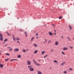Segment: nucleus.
<instances>
[{"instance_id": "nucleus-50", "label": "nucleus", "mask_w": 74, "mask_h": 74, "mask_svg": "<svg viewBox=\"0 0 74 74\" xmlns=\"http://www.w3.org/2000/svg\"><path fill=\"white\" fill-rule=\"evenodd\" d=\"M50 69H52V67H51V68H50Z\"/></svg>"}, {"instance_id": "nucleus-48", "label": "nucleus", "mask_w": 74, "mask_h": 74, "mask_svg": "<svg viewBox=\"0 0 74 74\" xmlns=\"http://www.w3.org/2000/svg\"><path fill=\"white\" fill-rule=\"evenodd\" d=\"M40 60H38V61H40Z\"/></svg>"}, {"instance_id": "nucleus-40", "label": "nucleus", "mask_w": 74, "mask_h": 74, "mask_svg": "<svg viewBox=\"0 0 74 74\" xmlns=\"http://www.w3.org/2000/svg\"><path fill=\"white\" fill-rule=\"evenodd\" d=\"M17 43H19V44H20V43H19V41H17Z\"/></svg>"}, {"instance_id": "nucleus-27", "label": "nucleus", "mask_w": 74, "mask_h": 74, "mask_svg": "<svg viewBox=\"0 0 74 74\" xmlns=\"http://www.w3.org/2000/svg\"><path fill=\"white\" fill-rule=\"evenodd\" d=\"M63 73L64 74H66V73H67V72L66 71H64Z\"/></svg>"}, {"instance_id": "nucleus-4", "label": "nucleus", "mask_w": 74, "mask_h": 74, "mask_svg": "<svg viewBox=\"0 0 74 74\" xmlns=\"http://www.w3.org/2000/svg\"><path fill=\"white\" fill-rule=\"evenodd\" d=\"M34 62L35 64H37V65H38V66H40V65L38 64H37V62H36V61H35V60H34Z\"/></svg>"}, {"instance_id": "nucleus-16", "label": "nucleus", "mask_w": 74, "mask_h": 74, "mask_svg": "<svg viewBox=\"0 0 74 74\" xmlns=\"http://www.w3.org/2000/svg\"><path fill=\"white\" fill-rule=\"evenodd\" d=\"M4 42H6V41H8V40H7V39H5L4 40Z\"/></svg>"}, {"instance_id": "nucleus-46", "label": "nucleus", "mask_w": 74, "mask_h": 74, "mask_svg": "<svg viewBox=\"0 0 74 74\" xmlns=\"http://www.w3.org/2000/svg\"><path fill=\"white\" fill-rule=\"evenodd\" d=\"M63 64H66V62H63Z\"/></svg>"}, {"instance_id": "nucleus-8", "label": "nucleus", "mask_w": 74, "mask_h": 74, "mask_svg": "<svg viewBox=\"0 0 74 74\" xmlns=\"http://www.w3.org/2000/svg\"><path fill=\"white\" fill-rule=\"evenodd\" d=\"M49 35H50V36H53V34H52V33L51 32H49Z\"/></svg>"}, {"instance_id": "nucleus-39", "label": "nucleus", "mask_w": 74, "mask_h": 74, "mask_svg": "<svg viewBox=\"0 0 74 74\" xmlns=\"http://www.w3.org/2000/svg\"><path fill=\"white\" fill-rule=\"evenodd\" d=\"M36 35L37 36H38V34H36Z\"/></svg>"}, {"instance_id": "nucleus-11", "label": "nucleus", "mask_w": 74, "mask_h": 74, "mask_svg": "<svg viewBox=\"0 0 74 74\" xmlns=\"http://www.w3.org/2000/svg\"><path fill=\"white\" fill-rule=\"evenodd\" d=\"M38 74H42V73L40 71H38Z\"/></svg>"}, {"instance_id": "nucleus-12", "label": "nucleus", "mask_w": 74, "mask_h": 74, "mask_svg": "<svg viewBox=\"0 0 74 74\" xmlns=\"http://www.w3.org/2000/svg\"><path fill=\"white\" fill-rule=\"evenodd\" d=\"M32 66H28V68H29V69H30L32 68Z\"/></svg>"}, {"instance_id": "nucleus-2", "label": "nucleus", "mask_w": 74, "mask_h": 74, "mask_svg": "<svg viewBox=\"0 0 74 74\" xmlns=\"http://www.w3.org/2000/svg\"><path fill=\"white\" fill-rule=\"evenodd\" d=\"M27 63L28 65H30V64H31V63L30 62V61H29V60H28V61H27Z\"/></svg>"}, {"instance_id": "nucleus-30", "label": "nucleus", "mask_w": 74, "mask_h": 74, "mask_svg": "<svg viewBox=\"0 0 74 74\" xmlns=\"http://www.w3.org/2000/svg\"><path fill=\"white\" fill-rule=\"evenodd\" d=\"M10 51H12V49L11 48L9 50Z\"/></svg>"}, {"instance_id": "nucleus-45", "label": "nucleus", "mask_w": 74, "mask_h": 74, "mask_svg": "<svg viewBox=\"0 0 74 74\" xmlns=\"http://www.w3.org/2000/svg\"><path fill=\"white\" fill-rule=\"evenodd\" d=\"M61 37H62V38H64L63 36H61Z\"/></svg>"}, {"instance_id": "nucleus-35", "label": "nucleus", "mask_w": 74, "mask_h": 74, "mask_svg": "<svg viewBox=\"0 0 74 74\" xmlns=\"http://www.w3.org/2000/svg\"><path fill=\"white\" fill-rule=\"evenodd\" d=\"M62 18V17H60L59 18V19H61Z\"/></svg>"}, {"instance_id": "nucleus-26", "label": "nucleus", "mask_w": 74, "mask_h": 74, "mask_svg": "<svg viewBox=\"0 0 74 74\" xmlns=\"http://www.w3.org/2000/svg\"><path fill=\"white\" fill-rule=\"evenodd\" d=\"M54 63H57L58 62V61H57L56 60H55L54 61Z\"/></svg>"}, {"instance_id": "nucleus-5", "label": "nucleus", "mask_w": 74, "mask_h": 74, "mask_svg": "<svg viewBox=\"0 0 74 74\" xmlns=\"http://www.w3.org/2000/svg\"><path fill=\"white\" fill-rule=\"evenodd\" d=\"M19 51V49H18L16 48L14 50V52H17V51Z\"/></svg>"}, {"instance_id": "nucleus-24", "label": "nucleus", "mask_w": 74, "mask_h": 74, "mask_svg": "<svg viewBox=\"0 0 74 74\" xmlns=\"http://www.w3.org/2000/svg\"><path fill=\"white\" fill-rule=\"evenodd\" d=\"M13 38V40H16V38H15V37H14Z\"/></svg>"}, {"instance_id": "nucleus-17", "label": "nucleus", "mask_w": 74, "mask_h": 74, "mask_svg": "<svg viewBox=\"0 0 74 74\" xmlns=\"http://www.w3.org/2000/svg\"><path fill=\"white\" fill-rule=\"evenodd\" d=\"M44 53H45V51H42L41 52L42 55H43V54H44Z\"/></svg>"}, {"instance_id": "nucleus-33", "label": "nucleus", "mask_w": 74, "mask_h": 74, "mask_svg": "<svg viewBox=\"0 0 74 74\" xmlns=\"http://www.w3.org/2000/svg\"><path fill=\"white\" fill-rule=\"evenodd\" d=\"M69 47L70 48H71V49H73V47L71 46H69Z\"/></svg>"}, {"instance_id": "nucleus-14", "label": "nucleus", "mask_w": 74, "mask_h": 74, "mask_svg": "<svg viewBox=\"0 0 74 74\" xmlns=\"http://www.w3.org/2000/svg\"><path fill=\"white\" fill-rule=\"evenodd\" d=\"M17 57L18 58H21V55H18Z\"/></svg>"}, {"instance_id": "nucleus-43", "label": "nucleus", "mask_w": 74, "mask_h": 74, "mask_svg": "<svg viewBox=\"0 0 74 74\" xmlns=\"http://www.w3.org/2000/svg\"><path fill=\"white\" fill-rule=\"evenodd\" d=\"M49 42H51V40H49V42H48V44H49Z\"/></svg>"}, {"instance_id": "nucleus-52", "label": "nucleus", "mask_w": 74, "mask_h": 74, "mask_svg": "<svg viewBox=\"0 0 74 74\" xmlns=\"http://www.w3.org/2000/svg\"><path fill=\"white\" fill-rule=\"evenodd\" d=\"M5 42H3V44H5Z\"/></svg>"}, {"instance_id": "nucleus-19", "label": "nucleus", "mask_w": 74, "mask_h": 74, "mask_svg": "<svg viewBox=\"0 0 74 74\" xmlns=\"http://www.w3.org/2000/svg\"><path fill=\"white\" fill-rule=\"evenodd\" d=\"M37 52H38V51L37 50H36L34 52V53H37Z\"/></svg>"}, {"instance_id": "nucleus-28", "label": "nucleus", "mask_w": 74, "mask_h": 74, "mask_svg": "<svg viewBox=\"0 0 74 74\" xmlns=\"http://www.w3.org/2000/svg\"><path fill=\"white\" fill-rule=\"evenodd\" d=\"M69 28H70V29H71V30L72 29V28H71V27L70 25H69Z\"/></svg>"}, {"instance_id": "nucleus-7", "label": "nucleus", "mask_w": 74, "mask_h": 74, "mask_svg": "<svg viewBox=\"0 0 74 74\" xmlns=\"http://www.w3.org/2000/svg\"><path fill=\"white\" fill-rule=\"evenodd\" d=\"M3 66H4V65H2V64H1L0 65V67L1 68H3Z\"/></svg>"}, {"instance_id": "nucleus-6", "label": "nucleus", "mask_w": 74, "mask_h": 74, "mask_svg": "<svg viewBox=\"0 0 74 74\" xmlns=\"http://www.w3.org/2000/svg\"><path fill=\"white\" fill-rule=\"evenodd\" d=\"M63 50H64V51H66V50H67L68 49V48L67 47H64L63 49Z\"/></svg>"}, {"instance_id": "nucleus-37", "label": "nucleus", "mask_w": 74, "mask_h": 74, "mask_svg": "<svg viewBox=\"0 0 74 74\" xmlns=\"http://www.w3.org/2000/svg\"><path fill=\"white\" fill-rule=\"evenodd\" d=\"M54 51V50L53 49H52L51 50V52H53Z\"/></svg>"}, {"instance_id": "nucleus-36", "label": "nucleus", "mask_w": 74, "mask_h": 74, "mask_svg": "<svg viewBox=\"0 0 74 74\" xmlns=\"http://www.w3.org/2000/svg\"><path fill=\"white\" fill-rule=\"evenodd\" d=\"M61 65H62V66H63V65H64V64H63V63H62Z\"/></svg>"}, {"instance_id": "nucleus-41", "label": "nucleus", "mask_w": 74, "mask_h": 74, "mask_svg": "<svg viewBox=\"0 0 74 74\" xmlns=\"http://www.w3.org/2000/svg\"><path fill=\"white\" fill-rule=\"evenodd\" d=\"M69 70H71V71H72V70H73V69H69Z\"/></svg>"}, {"instance_id": "nucleus-32", "label": "nucleus", "mask_w": 74, "mask_h": 74, "mask_svg": "<svg viewBox=\"0 0 74 74\" xmlns=\"http://www.w3.org/2000/svg\"><path fill=\"white\" fill-rule=\"evenodd\" d=\"M45 41L47 42V39H45Z\"/></svg>"}, {"instance_id": "nucleus-56", "label": "nucleus", "mask_w": 74, "mask_h": 74, "mask_svg": "<svg viewBox=\"0 0 74 74\" xmlns=\"http://www.w3.org/2000/svg\"><path fill=\"white\" fill-rule=\"evenodd\" d=\"M6 45H5V46H6Z\"/></svg>"}, {"instance_id": "nucleus-25", "label": "nucleus", "mask_w": 74, "mask_h": 74, "mask_svg": "<svg viewBox=\"0 0 74 74\" xmlns=\"http://www.w3.org/2000/svg\"><path fill=\"white\" fill-rule=\"evenodd\" d=\"M6 55H7V56H9V55H10V54L8 53H6Z\"/></svg>"}, {"instance_id": "nucleus-51", "label": "nucleus", "mask_w": 74, "mask_h": 74, "mask_svg": "<svg viewBox=\"0 0 74 74\" xmlns=\"http://www.w3.org/2000/svg\"><path fill=\"white\" fill-rule=\"evenodd\" d=\"M36 38H37V39H38V37H36Z\"/></svg>"}, {"instance_id": "nucleus-22", "label": "nucleus", "mask_w": 74, "mask_h": 74, "mask_svg": "<svg viewBox=\"0 0 74 74\" xmlns=\"http://www.w3.org/2000/svg\"><path fill=\"white\" fill-rule=\"evenodd\" d=\"M34 38V37H33L32 38L31 41H33Z\"/></svg>"}, {"instance_id": "nucleus-15", "label": "nucleus", "mask_w": 74, "mask_h": 74, "mask_svg": "<svg viewBox=\"0 0 74 74\" xmlns=\"http://www.w3.org/2000/svg\"><path fill=\"white\" fill-rule=\"evenodd\" d=\"M18 60L16 59H12V60H10V61H13V60Z\"/></svg>"}, {"instance_id": "nucleus-9", "label": "nucleus", "mask_w": 74, "mask_h": 74, "mask_svg": "<svg viewBox=\"0 0 74 74\" xmlns=\"http://www.w3.org/2000/svg\"><path fill=\"white\" fill-rule=\"evenodd\" d=\"M55 45H58V42H55Z\"/></svg>"}, {"instance_id": "nucleus-34", "label": "nucleus", "mask_w": 74, "mask_h": 74, "mask_svg": "<svg viewBox=\"0 0 74 74\" xmlns=\"http://www.w3.org/2000/svg\"><path fill=\"white\" fill-rule=\"evenodd\" d=\"M62 53L64 55H65V54L63 52H62Z\"/></svg>"}, {"instance_id": "nucleus-23", "label": "nucleus", "mask_w": 74, "mask_h": 74, "mask_svg": "<svg viewBox=\"0 0 74 74\" xmlns=\"http://www.w3.org/2000/svg\"><path fill=\"white\" fill-rule=\"evenodd\" d=\"M25 36L26 37H27V34L26 33V32H25Z\"/></svg>"}, {"instance_id": "nucleus-10", "label": "nucleus", "mask_w": 74, "mask_h": 74, "mask_svg": "<svg viewBox=\"0 0 74 74\" xmlns=\"http://www.w3.org/2000/svg\"><path fill=\"white\" fill-rule=\"evenodd\" d=\"M34 45L35 47H38V45H36V44H34Z\"/></svg>"}, {"instance_id": "nucleus-54", "label": "nucleus", "mask_w": 74, "mask_h": 74, "mask_svg": "<svg viewBox=\"0 0 74 74\" xmlns=\"http://www.w3.org/2000/svg\"><path fill=\"white\" fill-rule=\"evenodd\" d=\"M73 40H74V38H73Z\"/></svg>"}, {"instance_id": "nucleus-3", "label": "nucleus", "mask_w": 74, "mask_h": 74, "mask_svg": "<svg viewBox=\"0 0 74 74\" xmlns=\"http://www.w3.org/2000/svg\"><path fill=\"white\" fill-rule=\"evenodd\" d=\"M29 70L30 71H34V69L33 68H31L30 69H29Z\"/></svg>"}, {"instance_id": "nucleus-20", "label": "nucleus", "mask_w": 74, "mask_h": 74, "mask_svg": "<svg viewBox=\"0 0 74 74\" xmlns=\"http://www.w3.org/2000/svg\"><path fill=\"white\" fill-rule=\"evenodd\" d=\"M9 59H10L7 58L6 60H5V61H6V62H7L8 61V60H9Z\"/></svg>"}, {"instance_id": "nucleus-31", "label": "nucleus", "mask_w": 74, "mask_h": 74, "mask_svg": "<svg viewBox=\"0 0 74 74\" xmlns=\"http://www.w3.org/2000/svg\"><path fill=\"white\" fill-rule=\"evenodd\" d=\"M23 52H26V51L25 50H23Z\"/></svg>"}, {"instance_id": "nucleus-55", "label": "nucleus", "mask_w": 74, "mask_h": 74, "mask_svg": "<svg viewBox=\"0 0 74 74\" xmlns=\"http://www.w3.org/2000/svg\"><path fill=\"white\" fill-rule=\"evenodd\" d=\"M44 43L45 44V42H44Z\"/></svg>"}, {"instance_id": "nucleus-18", "label": "nucleus", "mask_w": 74, "mask_h": 74, "mask_svg": "<svg viewBox=\"0 0 74 74\" xmlns=\"http://www.w3.org/2000/svg\"><path fill=\"white\" fill-rule=\"evenodd\" d=\"M16 40H18V41H19V40H20V39H19V38H16Z\"/></svg>"}, {"instance_id": "nucleus-21", "label": "nucleus", "mask_w": 74, "mask_h": 74, "mask_svg": "<svg viewBox=\"0 0 74 74\" xmlns=\"http://www.w3.org/2000/svg\"><path fill=\"white\" fill-rule=\"evenodd\" d=\"M6 33L7 34V35H8V36H10V34H9V33H8V32H6Z\"/></svg>"}, {"instance_id": "nucleus-53", "label": "nucleus", "mask_w": 74, "mask_h": 74, "mask_svg": "<svg viewBox=\"0 0 74 74\" xmlns=\"http://www.w3.org/2000/svg\"><path fill=\"white\" fill-rule=\"evenodd\" d=\"M56 34V33H55V34Z\"/></svg>"}, {"instance_id": "nucleus-13", "label": "nucleus", "mask_w": 74, "mask_h": 74, "mask_svg": "<svg viewBox=\"0 0 74 74\" xmlns=\"http://www.w3.org/2000/svg\"><path fill=\"white\" fill-rule=\"evenodd\" d=\"M67 39L69 41H71V39L69 37H67Z\"/></svg>"}, {"instance_id": "nucleus-42", "label": "nucleus", "mask_w": 74, "mask_h": 74, "mask_svg": "<svg viewBox=\"0 0 74 74\" xmlns=\"http://www.w3.org/2000/svg\"><path fill=\"white\" fill-rule=\"evenodd\" d=\"M8 49H10V48H11V47H7Z\"/></svg>"}, {"instance_id": "nucleus-47", "label": "nucleus", "mask_w": 74, "mask_h": 74, "mask_svg": "<svg viewBox=\"0 0 74 74\" xmlns=\"http://www.w3.org/2000/svg\"><path fill=\"white\" fill-rule=\"evenodd\" d=\"M20 31H21V32H22V30L20 29Z\"/></svg>"}, {"instance_id": "nucleus-1", "label": "nucleus", "mask_w": 74, "mask_h": 74, "mask_svg": "<svg viewBox=\"0 0 74 74\" xmlns=\"http://www.w3.org/2000/svg\"><path fill=\"white\" fill-rule=\"evenodd\" d=\"M3 35L0 34V40L1 41H3Z\"/></svg>"}, {"instance_id": "nucleus-29", "label": "nucleus", "mask_w": 74, "mask_h": 74, "mask_svg": "<svg viewBox=\"0 0 74 74\" xmlns=\"http://www.w3.org/2000/svg\"><path fill=\"white\" fill-rule=\"evenodd\" d=\"M48 56V55H46L44 57V58H45L47 57V56Z\"/></svg>"}, {"instance_id": "nucleus-38", "label": "nucleus", "mask_w": 74, "mask_h": 74, "mask_svg": "<svg viewBox=\"0 0 74 74\" xmlns=\"http://www.w3.org/2000/svg\"><path fill=\"white\" fill-rule=\"evenodd\" d=\"M52 26H53V27H55V25L54 24H53Z\"/></svg>"}, {"instance_id": "nucleus-44", "label": "nucleus", "mask_w": 74, "mask_h": 74, "mask_svg": "<svg viewBox=\"0 0 74 74\" xmlns=\"http://www.w3.org/2000/svg\"><path fill=\"white\" fill-rule=\"evenodd\" d=\"M12 36H13V37H14V35H12Z\"/></svg>"}, {"instance_id": "nucleus-49", "label": "nucleus", "mask_w": 74, "mask_h": 74, "mask_svg": "<svg viewBox=\"0 0 74 74\" xmlns=\"http://www.w3.org/2000/svg\"><path fill=\"white\" fill-rule=\"evenodd\" d=\"M54 32H56V30H54Z\"/></svg>"}]
</instances>
